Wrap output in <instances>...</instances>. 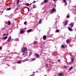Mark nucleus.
Returning <instances> with one entry per match:
<instances>
[{
  "label": "nucleus",
  "instance_id": "0eeeda50",
  "mask_svg": "<svg viewBox=\"0 0 76 76\" xmlns=\"http://www.w3.org/2000/svg\"><path fill=\"white\" fill-rule=\"evenodd\" d=\"M70 26L71 27H73V23L71 22L70 23Z\"/></svg>",
  "mask_w": 76,
  "mask_h": 76
},
{
  "label": "nucleus",
  "instance_id": "4be33fe9",
  "mask_svg": "<svg viewBox=\"0 0 76 76\" xmlns=\"http://www.w3.org/2000/svg\"><path fill=\"white\" fill-rule=\"evenodd\" d=\"M56 32H59V30L58 29H57L56 30Z\"/></svg>",
  "mask_w": 76,
  "mask_h": 76
},
{
  "label": "nucleus",
  "instance_id": "2eb2a0df",
  "mask_svg": "<svg viewBox=\"0 0 76 76\" xmlns=\"http://www.w3.org/2000/svg\"><path fill=\"white\" fill-rule=\"evenodd\" d=\"M7 38V37H5L3 38V39H6Z\"/></svg>",
  "mask_w": 76,
  "mask_h": 76
},
{
  "label": "nucleus",
  "instance_id": "6ab92c4d",
  "mask_svg": "<svg viewBox=\"0 0 76 76\" xmlns=\"http://www.w3.org/2000/svg\"><path fill=\"white\" fill-rule=\"evenodd\" d=\"M48 2V0H45L44 1V2L45 3H47V2Z\"/></svg>",
  "mask_w": 76,
  "mask_h": 76
},
{
  "label": "nucleus",
  "instance_id": "39448f33",
  "mask_svg": "<svg viewBox=\"0 0 76 76\" xmlns=\"http://www.w3.org/2000/svg\"><path fill=\"white\" fill-rule=\"evenodd\" d=\"M63 1L64 2L65 6L67 4V1H66V0H63Z\"/></svg>",
  "mask_w": 76,
  "mask_h": 76
},
{
  "label": "nucleus",
  "instance_id": "a19ab883",
  "mask_svg": "<svg viewBox=\"0 0 76 76\" xmlns=\"http://www.w3.org/2000/svg\"><path fill=\"white\" fill-rule=\"evenodd\" d=\"M8 35H9V34H7L6 35V36H8Z\"/></svg>",
  "mask_w": 76,
  "mask_h": 76
},
{
  "label": "nucleus",
  "instance_id": "a18cd8bd",
  "mask_svg": "<svg viewBox=\"0 0 76 76\" xmlns=\"http://www.w3.org/2000/svg\"><path fill=\"white\" fill-rule=\"evenodd\" d=\"M56 0H53L54 1H56Z\"/></svg>",
  "mask_w": 76,
  "mask_h": 76
},
{
  "label": "nucleus",
  "instance_id": "473e14b6",
  "mask_svg": "<svg viewBox=\"0 0 76 76\" xmlns=\"http://www.w3.org/2000/svg\"><path fill=\"white\" fill-rule=\"evenodd\" d=\"M5 35H6V33H5V34H4L3 35V37H4V36H5Z\"/></svg>",
  "mask_w": 76,
  "mask_h": 76
},
{
  "label": "nucleus",
  "instance_id": "c756f323",
  "mask_svg": "<svg viewBox=\"0 0 76 76\" xmlns=\"http://www.w3.org/2000/svg\"><path fill=\"white\" fill-rule=\"evenodd\" d=\"M71 61L72 62H73V58H72Z\"/></svg>",
  "mask_w": 76,
  "mask_h": 76
},
{
  "label": "nucleus",
  "instance_id": "423d86ee",
  "mask_svg": "<svg viewBox=\"0 0 76 76\" xmlns=\"http://www.w3.org/2000/svg\"><path fill=\"white\" fill-rule=\"evenodd\" d=\"M11 36H10V37H9V39L7 40L8 42H10V41L11 40Z\"/></svg>",
  "mask_w": 76,
  "mask_h": 76
},
{
  "label": "nucleus",
  "instance_id": "ea45409f",
  "mask_svg": "<svg viewBox=\"0 0 76 76\" xmlns=\"http://www.w3.org/2000/svg\"><path fill=\"white\" fill-rule=\"evenodd\" d=\"M33 3H35V1H33Z\"/></svg>",
  "mask_w": 76,
  "mask_h": 76
},
{
  "label": "nucleus",
  "instance_id": "9b49d317",
  "mask_svg": "<svg viewBox=\"0 0 76 76\" xmlns=\"http://www.w3.org/2000/svg\"><path fill=\"white\" fill-rule=\"evenodd\" d=\"M20 34H23V33H24V31H23V30H21L20 31Z\"/></svg>",
  "mask_w": 76,
  "mask_h": 76
},
{
  "label": "nucleus",
  "instance_id": "2f4dec72",
  "mask_svg": "<svg viewBox=\"0 0 76 76\" xmlns=\"http://www.w3.org/2000/svg\"><path fill=\"white\" fill-rule=\"evenodd\" d=\"M32 60L34 61V60H35V58H33V59H32Z\"/></svg>",
  "mask_w": 76,
  "mask_h": 76
},
{
  "label": "nucleus",
  "instance_id": "5701e85b",
  "mask_svg": "<svg viewBox=\"0 0 76 76\" xmlns=\"http://www.w3.org/2000/svg\"><path fill=\"white\" fill-rule=\"evenodd\" d=\"M32 54V52H31L29 54V56H31Z\"/></svg>",
  "mask_w": 76,
  "mask_h": 76
},
{
  "label": "nucleus",
  "instance_id": "72a5a7b5",
  "mask_svg": "<svg viewBox=\"0 0 76 76\" xmlns=\"http://www.w3.org/2000/svg\"><path fill=\"white\" fill-rule=\"evenodd\" d=\"M19 2V0H17V3H18Z\"/></svg>",
  "mask_w": 76,
  "mask_h": 76
},
{
  "label": "nucleus",
  "instance_id": "a878e982",
  "mask_svg": "<svg viewBox=\"0 0 76 76\" xmlns=\"http://www.w3.org/2000/svg\"><path fill=\"white\" fill-rule=\"evenodd\" d=\"M19 10V8L18 7H17L16 9V10Z\"/></svg>",
  "mask_w": 76,
  "mask_h": 76
},
{
  "label": "nucleus",
  "instance_id": "a211bd4d",
  "mask_svg": "<svg viewBox=\"0 0 76 76\" xmlns=\"http://www.w3.org/2000/svg\"><path fill=\"white\" fill-rule=\"evenodd\" d=\"M61 47L62 48H65V46H64V45H62L61 46Z\"/></svg>",
  "mask_w": 76,
  "mask_h": 76
},
{
  "label": "nucleus",
  "instance_id": "f704fd0d",
  "mask_svg": "<svg viewBox=\"0 0 76 76\" xmlns=\"http://www.w3.org/2000/svg\"><path fill=\"white\" fill-rule=\"evenodd\" d=\"M67 18H69V15H67Z\"/></svg>",
  "mask_w": 76,
  "mask_h": 76
},
{
  "label": "nucleus",
  "instance_id": "20e7f679",
  "mask_svg": "<svg viewBox=\"0 0 76 76\" xmlns=\"http://www.w3.org/2000/svg\"><path fill=\"white\" fill-rule=\"evenodd\" d=\"M70 41H71V40H70V39H67L66 41V43H67V44H69V43H70Z\"/></svg>",
  "mask_w": 76,
  "mask_h": 76
},
{
  "label": "nucleus",
  "instance_id": "c85d7f7f",
  "mask_svg": "<svg viewBox=\"0 0 76 76\" xmlns=\"http://www.w3.org/2000/svg\"><path fill=\"white\" fill-rule=\"evenodd\" d=\"M16 41H19V39H18V38H17V39H16Z\"/></svg>",
  "mask_w": 76,
  "mask_h": 76
},
{
  "label": "nucleus",
  "instance_id": "7c9ffc66",
  "mask_svg": "<svg viewBox=\"0 0 76 76\" xmlns=\"http://www.w3.org/2000/svg\"><path fill=\"white\" fill-rule=\"evenodd\" d=\"M27 8L28 9V11H29V10H30V9H29V8L28 7H27Z\"/></svg>",
  "mask_w": 76,
  "mask_h": 76
},
{
  "label": "nucleus",
  "instance_id": "1a4fd4ad",
  "mask_svg": "<svg viewBox=\"0 0 76 76\" xmlns=\"http://www.w3.org/2000/svg\"><path fill=\"white\" fill-rule=\"evenodd\" d=\"M68 29L70 31H73V30L71 28H70V27H69L68 28Z\"/></svg>",
  "mask_w": 76,
  "mask_h": 76
},
{
  "label": "nucleus",
  "instance_id": "4468645a",
  "mask_svg": "<svg viewBox=\"0 0 76 76\" xmlns=\"http://www.w3.org/2000/svg\"><path fill=\"white\" fill-rule=\"evenodd\" d=\"M67 23H68V21H66V22L65 23V24H64L65 26H66V25H67Z\"/></svg>",
  "mask_w": 76,
  "mask_h": 76
},
{
  "label": "nucleus",
  "instance_id": "393cba45",
  "mask_svg": "<svg viewBox=\"0 0 76 76\" xmlns=\"http://www.w3.org/2000/svg\"><path fill=\"white\" fill-rule=\"evenodd\" d=\"M24 25H26V24H27V22H26V21L24 22Z\"/></svg>",
  "mask_w": 76,
  "mask_h": 76
},
{
  "label": "nucleus",
  "instance_id": "49530a36",
  "mask_svg": "<svg viewBox=\"0 0 76 76\" xmlns=\"http://www.w3.org/2000/svg\"><path fill=\"white\" fill-rule=\"evenodd\" d=\"M20 6V5H19V6Z\"/></svg>",
  "mask_w": 76,
  "mask_h": 76
},
{
  "label": "nucleus",
  "instance_id": "37998d69",
  "mask_svg": "<svg viewBox=\"0 0 76 76\" xmlns=\"http://www.w3.org/2000/svg\"><path fill=\"white\" fill-rule=\"evenodd\" d=\"M30 5H32V3H30Z\"/></svg>",
  "mask_w": 76,
  "mask_h": 76
},
{
  "label": "nucleus",
  "instance_id": "7ed1b4c3",
  "mask_svg": "<svg viewBox=\"0 0 76 76\" xmlns=\"http://www.w3.org/2000/svg\"><path fill=\"white\" fill-rule=\"evenodd\" d=\"M55 10L56 9L54 8H53L52 10V12H50L52 14V13H53V12H55Z\"/></svg>",
  "mask_w": 76,
  "mask_h": 76
},
{
  "label": "nucleus",
  "instance_id": "b1692460",
  "mask_svg": "<svg viewBox=\"0 0 76 76\" xmlns=\"http://www.w3.org/2000/svg\"><path fill=\"white\" fill-rule=\"evenodd\" d=\"M36 7V5H33V8L34 9H35V8Z\"/></svg>",
  "mask_w": 76,
  "mask_h": 76
},
{
  "label": "nucleus",
  "instance_id": "f8f14e48",
  "mask_svg": "<svg viewBox=\"0 0 76 76\" xmlns=\"http://www.w3.org/2000/svg\"><path fill=\"white\" fill-rule=\"evenodd\" d=\"M11 23L10 22V21H8L7 24L8 25H10Z\"/></svg>",
  "mask_w": 76,
  "mask_h": 76
},
{
  "label": "nucleus",
  "instance_id": "412c9836",
  "mask_svg": "<svg viewBox=\"0 0 76 76\" xmlns=\"http://www.w3.org/2000/svg\"><path fill=\"white\" fill-rule=\"evenodd\" d=\"M72 69H73V66H72V67H71L69 68V70H71Z\"/></svg>",
  "mask_w": 76,
  "mask_h": 76
},
{
  "label": "nucleus",
  "instance_id": "9d476101",
  "mask_svg": "<svg viewBox=\"0 0 76 76\" xmlns=\"http://www.w3.org/2000/svg\"><path fill=\"white\" fill-rule=\"evenodd\" d=\"M32 31V29H30L27 30L28 32H31Z\"/></svg>",
  "mask_w": 76,
  "mask_h": 76
},
{
  "label": "nucleus",
  "instance_id": "6e6552de",
  "mask_svg": "<svg viewBox=\"0 0 76 76\" xmlns=\"http://www.w3.org/2000/svg\"><path fill=\"white\" fill-rule=\"evenodd\" d=\"M43 38L44 40H45L47 38V37H46V36L45 35L43 37Z\"/></svg>",
  "mask_w": 76,
  "mask_h": 76
},
{
  "label": "nucleus",
  "instance_id": "cd10ccee",
  "mask_svg": "<svg viewBox=\"0 0 76 76\" xmlns=\"http://www.w3.org/2000/svg\"><path fill=\"white\" fill-rule=\"evenodd\" d=\"M29 5H30V4L28 3H27L26 4V6H29Z\"/></svg>",
  "mask_w": 76,
  "mask_h": 76
},
{
  "label": "nucleus",
  "instance_id": "c03bdc74",
  "mask_svg": "<svg viewBox=\"0 0 76 76\" xmlns=\"http://www.w3.org/2000/svg\"><path fill=\"white\" fill-rule=\"evenodd\" d=\"M64 67H67L66 66H64Z\"/></svg>",
  "mask_w": 76,
  "mask_h": 76
},
{
  "label": "nucleus",
  "instance_id": "f03ea898",
  "mask_svg": "<svg viewBox=\"0 0 76 76\" xmlns=\"http://www.w3.org/2000/svg\"><path fill=\"white\" fill-rule=\"evenodd\" d=\"M35 55L36 57L37 58H39V55L37 53H35Z\"/></svg>",
  "mask_w": 76,
  "mask_h": 76
},
{
  "label": "nucleus",
  "instance_id": "4c0bfd02",
  "mask_svg": "<svg viewBox=\"0 0 76 76\" xmlns=\"http://www.w3.org/2000/svg\"><path fill=\"white\" fill-rule=\"evenodd\" d=\"M19 5V3H17V5Z\"/></svg>",
  "mask_w": 76,
  "mask_h": 76
},
{
  "label": "nucleus",
  "instance_id": "c9c22d12",
  "mask_svg": "<svg viewBox=\"0 0 76 76\" xmlns=\"http://www.w3.org/2000/svg\"><path fill=\"white\" fill-rule=\"evenodd\" d=\"M2 49V48H1V47H0V50H1Z\"/></svg>",
  "mask_w": 76,
  "mask_h": 76
},
{
  "label": "nucleus",
  "instance_id": "ddd939ff",
  "mask_svg": "<svg viewBox=\"0 0 76 76\" xmlns=\"http://www.w3.org/2000/svg\"><path fill=\"white\" fill-rule=\"evenodd\" d=\"M63 74L62 73H60L59 75V76H63Z\"/></svg>",
  "mask_w": 76,
  "mask_h": 76
},
{
  "label": "nucleus",
  "instance_id": "f257e3e1",
  "mask_svg": "<svg viewBox=\"0 0 76 76\" xmlns=\"http://www.w3.org/2000/svg\"><path fill=\"white\" fill-rule=\"evenodd\" d=\"M28 50L27 48L25 47V48H23L22 49V52L23 54H25V51H26Z\"/></svg>",
  "mask_w": 76,
  "mask_h": 76
},
{
  "label": "nucleus",
  "instance_id": "f3484780",
  "mask_svg": "<svg viewBox=\"0 0 76 76\" xmlns=\"http://www.w3.org/2000/svg\"><path fill=\"white\" fill-rule=\"evenodd\" d=\"M37 41H35L34 43V45H35V44H37Z\"/></svg>",
  "mask_w": 76,
  "mask_h": 76
},
{
  "label": "nucleus",
  "instance_id": "dca6fc26",
  "mask_svg": "<svg viewBox=\"0 0 76 76\" xmlns=\"http://www.w3.org/2000/svg\"><path fill=\"white\" fill-rule=\"evenodd\" d=\"M11 10V8H7V10Z\"/></svg>",
  "mask_w": 76,
  "mask_h": 76
},
{
  "label": "nucleus",
  "instance_id": "58836bf2",
  "mask_svg": "<svg viewBox=\"0 0 76 76\" xmlns=\"http://www.w3.org/2000/svg\"><path fill=\"white\" fill-rule=\"evenodd\" d=\"M58 61H60V59H58Z\"/></svg>",
  "mask_w": 76,
  "mask_h": 76
},
{
  "label": "nucleus",
  "instance_id": "e433bc0d",
  "mask_svg": "<svg viewBox=\"0 0 76 76\" xmlns=\"http://www.w3.org/2000/svg\"><path fill=\"white\" fill-rule=\"evenodd\" d=\"M34 75H35V74H32L31 75V76H34Z\"/></svg>",
  "mask_w": 76,
  "mask_h": 76
},
{
  "label": "nucleus",
  "instance_id": "de8ad7c7",
  "mask_svg": "<svg viewBox=\"0 0 76 76\" xmlns=\"http://www.w3.org/2000/svg\"><path fill=\"white\" fill-rule=\"evenodd\" d=\"M45 76H46V75H45Z\"/></svg>",
  "mask_w": 76,
  "mask_h": 76
},
{
  "label": "nucleus",
  "instance_id": "79ce46f5",
  "mask_svg": "<svg viewBox=\"0 0 76 76\" xmlns=\"http://www.w3.org/2000/svg\"><path fill=\"white\" fill-rule=\"evenodd\" d=\"M46 65L47 66V67H48V65H47V64H46Z\"/></svg>",
  "mask_w": 76,
  "mask_h": 76
},
{
  "label": "nucleus",
  "instance_id": "aec40b11",
  "mask_svg": "<svg viewBox=\"0 0 76 76\" xmlns=\"http://www.w3.org/2000/svg\"><path fill=\"white\" fill-rule=\"evenodd\" d=\"M41 23V19H40L39 21V23L40 24Z\"/></svg>",
  "mask_w": 76,
  "mask_h": 76
},
{
  "label": "nucleus",
  "instance_id": "bb28decb",
  "mask_svg": "<svg viewBox=\"0 0 76 76\" xmlns=\"http://www.w3.org/2000/svg\"><path fill=\"white\" fill-rule=\"evenodd\" d=\"M18 63H19V64H20L21 63V61H18Z\"/></svg>",
  "mask_w": 76,
  "mask_h": 76
}]
</instances>
